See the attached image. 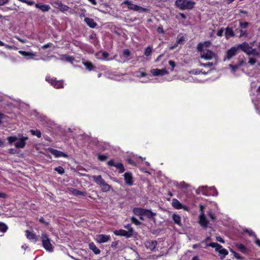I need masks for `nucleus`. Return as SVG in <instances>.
<instances>
[{
  "instance_id": "39448f33",
  "label": "nucleus",
  "mask_w": 260,
  "mask_h": 260,
  "mask_svg": "<svg viewBox=\"0 0 260 260\" xmlns=\"http://www.w3.org/2000/svg\"><path fill=\"white\" fill-rule=\"evenodd\" d=\"M123 3L127 5L129 9L132 10L134 11H141L143 12H146L149 11L148 9L133 4L131 2L127 0L125 1Z\"/></svg>"
},
{
  "instance_id": "de8ad7c7",
  "label": "nucleus",
  "mask_w": 260,
  "mask_h": 260,
  "mask_svg": "<svg viewBox=\"0 0 260 260\" xmlns=\"http://www.w3.org/2000/svg\"><path fill=\"white\" fill-rule=\"evenodd\" d=\"M72 43L76 47H80L81 45V42L76 40H73Z\"/></svg>"
},
{
  "instance_id": "c85d7f7f",
  "label": "nucleus",
  "mask_w": 260,
  "mask_h": 260,
  "mask_svg": "<svg viewBox=\"0 0 260 260\" xmlns=\"http://www.w3.org/2000/svg\"><path fill=\"white\" fill-rule=\"evenodd\" d=\"M61 59L63 61H66L73 63L75 58L73 56L68 55L67 54H62L60 56Z\"/></svg>"
},
{
  "instance_id": "cd10ccee",
  "label": "nucleus",
  "mask_w": 260,
  "mask_h": 260,
  "mask_svg": "<svg viewBox=\"0 0 260 260\" xmlns=\"http://www.w3.org/2000/svg\"><path fill=\"white\" fill-rule=\"evenodd\" d=\"M143 215L146 216L148 218H153L156 215V213L153 212L151 210L144 209Z\"/></svg>"
},
{
  "instance_id": "f8f14e48",
  "label": "nucleus",
  "mask_w": 260,
  "mask_h": 260,
  "mask_svg": "<svg viewBox=\"0 0 260 260\" xmlns=\"http://www.w3.org/2000/svg\"><path fill=\"white\" fill-rule=\"evenodd\" d=\"M172 206L176 209H184L185 210H188L187 207L181 204L180 202L176 199H173L172 202Z\"/></svg>"
},
{
  "instance_id": "412c9836",
  "label": "nucleus",
  "mask_w": 260,
  "mask_h": 260,
  "mask_svg": "<svg viewBox=\"0 0 260 260\" xmlns=\"http://www.w3.org/2000/svg\"><path fill=\"white\" fill-rule=\"evenodd\" d=\"M35 7L39 9L42 12H48L50 9V7L49 5L43 4L42 3H37L35 5Z\"/></svg>"
},
{
  "instance_id": "a878e982",
  "label": "nucleus",
  "mask_w": 260,
  "mask_h": 260,
  "mask_svg": "<svg viewBox=\"0 0 260 260\" xmlns=\"http://www.w3.org/2000/svg\"><path fill=\"white\" fill-rule=\"evenodd\" d=\"M225 30V36L226 39H229L230 37H233L235 36L234 32L231 27H227Z\"/></svg>"
},
{
  "instance_id": "6e6d98bb",
  "label": "nucleus",
  "mask_w": 260,
  "mask_h": 260,
  "mask_svg": "<svg viewBox=\"0 0 260 260\" xmlns=\"http://www.w3.org/2000/svg\"><path fill=\"white\" fill-rule=\"evenodd\" d=\"M246 232L250 236H253L254 238H256V235L255 233L252 231H249L248 230H246Z\"/></svg>"
},
{
  "instance_id": "49530a36",
  "label": "nucleus",
  "mask_w": 260,
  "mask_h": 260,
  "mask_svg": "<svg viewBox=\"0 0 260 260\" xmlns=\"http://www.w3.org/2000/svg\"><path fill=\"white\" fill-rule=\"evenodd\" d=\"M208 216L212 220H215L216 219V217L215 216V215L212 213V211H210L208 213Z\"/></svg>"
},
{
  "instance_id": "6ab92c4d",
  "label": "nucleus",
  "mask_w": 260,
  "mask_h": 260,
  "mask_svg": "<svg viewBox=\"0 0 260 260\" xmlns=\"http://www.w3.org/2000/svg\"><path fill=\"white\" fill-rule=\"evenodd\" d=\"M150 71H151V73L154 76H162V75H166L168 73V71L166 69H152Z\"/></svg>"
},
{
  "instance_id": "c03bdc74",
  "label": "nucleus",
  "mask_w": 260,
  "mask_h": 260,
  "mask_svg": "<svg viewBox=\"0 0 260 260\" xmlns=\"http://www.w3.org/2000/svg\"><path fill=\"white\" fill-rule=\"evenodd\" d=\"M126 161L129 164H130L133 166H136V165H137L136 162L135 161V160L130 157H128L126 158Z\"/></svg>"
},
{
  "instance_id": "052dcab7",
  "label": "nucleus",
  "mask_w": 260,
  "mask_h": 260,
  "mask_svg": "<svg viewBox=\"0 0 260 260\" xmlns=\"http://www.w3.org/2000/svg\"><path fill=\"white\" fill-rule=\"evenodd\" d=\"M201 66L202 67H212L213 66L212 62H208V63H201Z\"/></svg>"
},
{
  "instance_id": "8fccbe9b",
  "label": "nucleus",
  "mask_w": 260,
  "mask_h": 260,
  "mask_svg": "<svg viewBox=\"0 0 260 260\" xmlns=\"http://www.w3.org/2000/svg\"><path fill=\"white\" fill-rule=\"evenodd\" d=\"M156 30H157V32L158 34H164V32H165V31L164 30V29H163V27H162V26L161 25V26H159L157 28Z\"/></svg>"
},
{
  "instance_id": "7c9ffc66",
  "label": "nucleus",
  "mask_w": 260,
  "mask_h": 260,
  "mask_svg": "<svg viewBox=\"0 0 260 260\" xmlns=\"http://www.w3.org/2000/svg\"><path fill=\"white\" fill-rule=\"evenodd\" d=\"M70 190L72 192V193L76 196H85L86 193L85 192L79 190L77 189L72 188Z\"/></svg>"
},
{
  "instance_id": "f3484780",
  "label": "nucleus",
  "mask_w": 260,
  "mask_h": 260,
  "mask_svg": "<svg viewBox=\"0 0 260 260\" xmlns=\"http://www.w3.org/2000/svg\"><path fill=\"white\" fill-rule=\"evenodd\" d=\"M25 236L29 240L35 243L37 242V241L38 240V236L32 232H30L27 230L25 231Z\"/></svg>"
},
{
  "instance_id": "dca6fc26",
  "label": "nucleus",
  "mask_w": 260,
  "mask_h": 260,
  "mask_svg": "<svg viewBox=\"0 0 260 260\" xmlns=\"http://www.w3.org/2000/svg\"><path fill=\"white\" fill-rule=\"evenodd\" d=\"M237 47L238 48V50L241 49L247 54H248L250 50L251 49V47L246 42L239 44Z\"/></svg>"
},
{
  "instance_id": "393cba45",
  "label": "nucleus",
  "mask_w": 260,
  "mask_h": 260,
  "mask_svg": "<svg viewBox=\"0 0 260 260\" xmlns=\"http://www.w3.org/2000/svg\"><path fill=\"white\" fill-rule=\"evenodd\" d=\"M89 248L91 250H92L93 252V253L95 254H99L101 253V250H100V249H99L96 246V245L93 242H91L89 243Z\"/></svg>"
},
{
  "instance_id": "5701e85b",
  "label": "nucleus",
  "mask_w": 260,
  "mask_h": 260,
  "mask_svg": "<svg viewBox=\"0 0 260 260\" xmlns=\"http://www.w3.org/2000/svg\"><path fill=\"white\" fill-rule=\"evenodd\" d=\"M84 22L88 26L92 28H94L97 26V23L92 18L86 17L84 18Z\"/></svg>"
},
{
  "instance_id": "603ef678",
  "label": "nucleus",
  "mask_w": 260,
  "mask_h": 260,
  "mask_svg": "<svg viewBox=\"0 0 260 260\" xmlns=\"http://www.w3.org/2000/svg\"><path fill=\"white\" fill-rule=\"evenodd\" d=\"M39 222L45 224V225L47 226L49 225V223L47 221H46L43 217H41L39 220Z\"/></svg>"
},
{
  "instance_id": "79ce46f5",
  "label": "nucleus",
  "mask_w": 260,
  "mask_h": 260,
  "mask_svg": "<svg viewBox=\"0 0 260 260\" xmlns=\"http://www.w3.org/2000/svg\"><path fill=\"white\" fill-rule=\"evenodd\" d=\"M251 54L256 55V56L259 55V53L256 51V49H253L252 47H251V49L250 50L248 55H251Z\"/></svg>"
},
{
  "instance_id": "a18cd8bd",
  "label": "nucleus",
  "mask_w": 260,
  "mask_h": 260,
  "mask_svg": "<svg viewBox=\"0 0 260 260\" xmlns=\"http://www.w3.org/2000/svg\"><path fill=\"white\" fill-rule=\"evenodd\" d=\"M123 55L124 57H127L130 56L131 52L128 49H124L123 51Z\"/></svg>"
},
{
  "instance_id": "c9c22d12",
  "label": "nucleus",
  "mask_w": 260,
  "mask_h": 260,
  "mask_svg": "<svg viewBox=\"0 0 260 260\" xmlns=\"http://www.w3.org/2000/svg\"><path fill=\"white\" fill-rule=\"evenodd\" d=\"M152 50V48L150 46L146 47L144 51V55L147 57L150 56L151 54Z\"/></svg>"
},
{
  "instance_id": "f257e3e1",
  "label": "nucleus",
  "mask_w": 260,
  "mask_h": 260,
  "mask_svg": "<svg viewBox=\"0 0 260 260\" xmlns=\"http://www.w3.org/2000/svg\"><path fill=\"white\" fill-rule=\"evenodd\" d=\"M175 6L181 10H191L196 4V3L190 0H176Z\"/></svg>"
},
{
  "instance_id": "5fc2aeb1",
  "label": "nucleus",
  "mask_w": 260,
  "mask_h": 260,
  "mask_svg": "<svg viewBox=\"0 0 260 260\" xmlns=\"http://www.w3.org/2000/svg\"><path fill=\"white\" fill-rule=\"evenodd\" d=\"M229 67L230 68L232 69L234 71H235L236 70H237L239 67L238 66V65L237 64H235V65H233V64H230L229 65Z\"/></svg>"
},
{
  "instance_id": "1a4fd4ad",
  "label": "nucleus",
  "mask_w": 260,
  "mask_h": 260,
  "mask_svg": "<svg viewBox=\"0 0 260 260\" xmlns=\"http://www.w3.org/2000/svg\"><path fill=\"white\" fill-rule=\"evenodd\" d=\"M113 233L116 236H124L126 238H129L132 237V229H131L129 231H127L122 229L115 230L113 232Z\"/></svg>"
},
{
  "instance_id": "13d9d810",
  "label": "nucleus",
  "mask_w": 260,
  "mask_h": 260,
  "mask_svg": "<svg viewBox=\"0 0 260 260\" xmlns=\"http://www.w3.org/2000/svg\"><path fill=\"white\" fill-rule=\"evenodd\" d=\"M4 46L8 49H17V48L14 45L11 46V45H9L8 44H5Z\"/></svg>"
},
{
  "instance_id": "72a5a7b5",
  "label": "nucleus",
  "mask_w": 260,
  "mask_h": 260,
  "mask_svg": "<svg viewBox=\"0 0 260 260\" xmlns=\"http://www.w3.org/2000/svg\"><path fill=\"white\" fill-rule=\"evenodd\" d=\"M30 133H31V134L32 135L36 136L38 138H40L41 137L42 134H41L40 131H39V130L30 129Z\"/></svg>"
},
{
  "instance_id": "9b49d317",
  "label": "nucleus",
  "mask_w": 260,
  "mask_h": 260,
  "mask_svg": "<svg viewBox=\"0 0 260 260\" xmlns=\"http://www.w3.org/2000/svg\"><path fill=\"white\" fill-rule=\"evenodd\" d=\"M107 164L110 167H115L119 170V173L121 174L124 172L125 169L123 165L121 162L115 163L113 159H111L107 162Z\"/></svg>"
},
{
  "instance_id": "a211bd4d",
  "label": "nucleus",
  "mask_w": 260,
  "mask_h": 260,
  "mask_svg": "<svg viewBox=\"0 0 260 260\" xmlns=\"http://www.w3.org/2000/svg\"><path fill=\"white\" fill-rule=\"evenodd\" d=\"M124 179L127 185L131 186L133 184V178L131 172H127L124 173Z\"/></svg>"
},
{
  "instance_id": "69168bd1",
  "label": "nucleus",
  "mask_w": 260,
  "mask_h": 260,
  "mask_svg": "<svg viewBox=\"0 0 260 260\" xmlns=\"http://www.w3.org/2000/svg\"><path fill=\"white\" fill-rule=\"evenodd\" d=\"M52 45V44L51 43H48L42 46V48H43V49H46L50 47Z\"/></svg>"
},
{
  "instance_id": "ddd939ff",
  "label": "nucleus",
  "mask_w": 260,
  "mask_h": 260,
  "mask_svg": "<svg viewBox=\"0 0 260 260\" xmlns=\"http://www.w3.org/2000/svg\"><path fill=\"white\" fill-rule=\"evenodd\" d=\"M157 243L155 240H147L145 242L144 245L147 249H150L151 251L155 250Z\"/></svg>"
},
{
  "instance_id": "58836bf2",
  "label": "nucleus",
  "mask_w": 260,
  "mask_h": 260,
  "mask_svg": "<svg viewBox=\"0 0 260 260\" xmlns=\"http://www.w3.org/2000/svg\"><path fill=\"white\" fill-rule=\"evenodd\" d=\"M54 171H56L59 174H62L64 173V169L61 166L55 168Z\"/></svg>"
},
{
  "instance_id": "774afa93",
  "label": "nucleus",
  "mask_w": 260,
  "mask_h": 260,
  "mask_svg": "<svg viewBox=\"0 0 260 260\" xmlns=\"http://www.w3.org/2000/svg\"><path fill=\"white\" fill-rule=\"evenodd\" d=\"M109 54L107 52H103L102 53V57L104 58H107L109 56Z\"/></svg>"
},
{
  "instance_id": "680f3d73",
  "label": "nucleus",
  "mask_w": 260,
  "mask_h": 260,
  "mask_svg": "<svg viewBox=\"0 0 260 260\" xmlns=\"http://www.w3.org/2000/svg\"><path fill=\"white\" fill-rule=\"evenodd\" d=\"M179 16H180L183 19H185L186 18V16L184 14L182 13H179L178 15H177L176 16V18L177 19H179Z\"/></svg>"
},
{
  "instance_id": "f03ea898",
  "label": "nucleus",
  "mask_w": 260,
  "mask_h": 260,
  "mask_svg": "<svg viewBox=\"0 0 260 260\" xmlns=\"http://www.w3.org/2000/svg\"><path fill=\"white\" fill-rule=\"evenodd\" d=\"M92 178L94 181L101 187L103 192H107L110 190L111 186L105 182L101 175L93 176Z\"/></svg>"
},
{
  "instance_id": "f704fd0d",
  "label": "nucleus",
  "mask_w": 260,
  "mask_h": 260,
  "mask_svg": "<svg viewBox=\"0 0 260 260\" xmlns=\"http://www.w3.org/2000/svg\"><path fill=\"white\" fill-rule=\"evenodd\" d=\"M8 226L4 222H0V231L3 233H5L8 230Z\"/></svg>"
},
{
  "instance_id": "37998d69",
  "label": "nucleus",
  "mask_w": 260,
  "mask_h": 260,
  "mask_svg": "<svg viewBox=\"0 0 260 260\" xmlns=\"http://www.w3.org/2000/svg\"><path fill=\"white\" fill-rule=\"evenodd\" d=\"M239 25H240V27L242 29H243V28H246L248 27V25H249V23L247 22H243L240 21L239 22Z\"/></svg>"
},
{
  "instance_id": "423d86ee",
  "label": "nucleus",
  "mask_w": 260,
  "mask_h": 260,
  "mask_svg": "<svg viewBox=\"0 0 260 260\" xmlns=\"http://www.w3.org/2000/svg\"><path fill=\"white\" fill-rule=\"evenodd\" d=\"M208 246L212 248H215V251L219 252L220 254L222 255L223 256H225L228 254V250L225 248H222V246L217 243L211 242L209 244Z\"/></svg>"
},
{
  "instance_id": "a19ab883",
  "label": "nucleus",
  "mask_w": 260,
  "mask_h": 260,
  "mask_svg": "<svg viewBox=\"0 0 260 260\" xmlns=\"http://www.w3.org/2000/svg\"><path fill=\"white\" fill-rule=\"evenodd\" d=\"M7 140L10 144H12L17 140V138L16 136H10L7 138Z\"/></svg>"
},
{
  "instance_id": "6e6552de",
  "label": "nucleus",
  "mask_w": 260,
  "mask_h": 260,
  "mask_svg": "<svg viewBox=\"0 0 260 260\" xmlns=\"http://www.w3.org/2000/svg\"><path fill=\"white\" fill-rule=\"evenodd\" d=\"M205 207L203 205H201L200 206V210L201 211V214L200 215V216H199V218H200L199 222L202 226H203L204 228H206V227H207V225L208 224V221L207 219V218L205 216V213L203 211V209Z\"/></svg>"
},
{
  "instance_id": "0eeeda50",
  "label": "nucleus",
  "mask_w": 260,
  "mask_h": 260,
  "mask_svg": "<svg viewBox=\"0 0 260 260\" xmlns=\"http://www.w3.org/2000/svg\"><path fill=\"white\" fill-rule=\"evenodd\" d=\"M51 4L54 8L63 12L67 11L69 9V7L67 5L63 4L59 0L53 1Z\"/></svg>"
},
{
  "instance_id": "4468645a",
  "label": "nucleus",
  "mask_w": 260,
  "mask_h": 260,
  "mask_svg": "<svg viewBox=\"0 0 260 260\" xmlns=\"http://www.w3.org/2000/svg\"><path fill=\"white\" fill-rule=\"evenodd\" d=\"M238 50V48L237 47H232L226 51L225 58L228 60L231 59L236 54Z\"/></svg>"
},
{
  "instance_id": "3c124183",
  "label": "nucleus",
  "mask_w": 260,
  "mask_h": 260,
  "mask_svg": "<svg viewBox=\"0 0 260 260\" xmlns=\"http://www.w3.org/2000/svg\"><path fill=\"white\" fill-rule=\"evenodd\" d=\"M256 60L255 58L251 57L249 58L248 63L251 65H253L255 63Z\"/></svg>"
},
{
  "instance_id": "20e7f679",
  "label": "nucleus",
  "mask_w": 260,
  "mask_h": 260,
  "mask_svg": "<svg viewBox=\"0 0 260 260\" xmlns=\"http://www.w3.org/2000/svg\"><path fill=\"white\" fill-rule=\"evenodd\" d=\"M46 81L55 88L59 89L63 87V81L62 80H57L56 78L49 76L46 77Z\"/></svg>"
},
{
  "instance_id": "aec40b11",
  "label": "nucleus",
  "mask_w": 260,
  "mask_h": 260,
  "mask_svg": "<svg viewBox=\"0 0 260 260\" xmlns=\"http://www.w3.org/2000/svg\"><path fill=\"white\" fill-rule=\"evenodd\" d=\"M110 239L109 235L100 234L97 236V242L99 243H103L108 241Z\"/></svg>"
},
{
  "instance_id": "bb28decb",
  "label": "nucleus",
  "mask_w": 260,
  "mask_h": 260,
  "mask_svg": "<svg viewBox=\"0 0 260 260\" xmlns=\"http://www.w3.org/2000/svg\"><path fill=\"white\" fill-rule=\"evenodd\" d=\"M172 219L174 222V223L179 226H181V217L178 214L176 213H174L172 215Z\"/></svg>"
},
{
  "instance_id": "09e8293b",
  "label": "nucleus",
  "mask_w": 260,
  "mask_h": 260,
  "mask_svg": "<svg viewBox=\"0 0 260 260\" xmlns=\"http://www.w3.org/2000/svg\"><path fill=\"white\" fill-rule=\"evenodd\" d=\"M231 251L234 254V256L235 257H236L237 259H242L243 258L241 256H240V254L239 253H238L237 252H236V251H235L233 250H231Z\"/></svg>"
},
{
  "instance_id": "2f4dec72",
  "label": "nucleus",
  "mask_w": 260,
  "mask_h": 260,
  "mask_svg": "<svg viewBox=\"0 0 260 260\" xmlns=\"http://www.w3.org/2000/svg\"><path fill=\"white\" fill-rule=\"evenodd\" d=\"M238 249L242 253H245L246 251V247L243 244H237L236 245Z\"/></svg>"
},
{
  "instance_id": "c756f323",
  "label": "nucleus",
  "mask_w": 260,
  "mask_h": 260,
  "mask_svg": "<svg viewBox=\"0 0 260 260\" xmlns=\"http://www.w3.org/2000/svg\"><path fill=\"white\" fill-rule=\"evenodd\" d=\"M144 209L138 207H135L133 209V213L138 216H143L144 213Z\"/></svg>"
},
{
  "instance_id": "bf43d9fd",
  "label": "nucleus",
  "mask_w": 260,
  "mask_h": 260,
  "mask_svg": "<svg viewBox=\"0 0 260 260\" xmlns=\"http://www.w3.org/2000/svg\"><path fill=\"white\" fill-rule=\"evenodd\" d=\"M239 31L240 32V37H243V36H247V30H243L242 29H239Z\"/></svg>"
},
{
  "instance_id": "864d4df0",
  "label": "nucleus",
  "mask_w": 260,
  "mask_h": 260,
  "mask_svg": "<svg viewBox=\"0 0 260 260\" xmlns=\"http://www.w3.org/2000/svg\"><path fill=\"white\" fill-rule=\"evenodd\" d=\"M246 63V62L245 61V60L243 58H241L239 59V62L237 63V64L238 65L239 67L245 64Z\"/></svg>"
},
{
  "instance_id": "0e129e2a",
  "label": "nucleus",
  "mask_w": 260,
  "mask_h": 260,
  "mask_svg": "<svg viewBox=\"0 0 260 260\" xmlns=\"http://www.w3.org/2000/svg\"><path fill=\"white\" fill-rule=\"evenodd\" d=\"M223 29L222 28H221L220 29H219L217 32V35L218 36V37H222L223 36Z\"/></svg>"
},
{
  "instance_id": "b1692460",
  "label": "nucleus",
  "mask_w": 260,
  "mask_h": 260,
  "mask_svg": "<svg viewBox=\"0 0 260 260\" xmlns=\"http://www.w3.org/2000/svg\"><path fill=\"white\" fill-rule=\"evenodd\" d=\"M82 63L89 71L94 70L95 68V67L89 61H83Z\"/></svg>"
},
{
  "instance_id": "4be33fe9",
  "label": "nucleus",
  "mask_w": 260,
  "mask_h": 260,
  "mask_svg": "<svg viewBox=\"0 0 260 260\" xmlns=\"http://www.w3.org/2000/svg\"><path fill=\"white\" fill-rule=\"evenodd\" d=\"M27 137H23L21 138L18 141H17L15 144V146L17 148H23L25 147L26 145L25 141L27 139Z\"/></svg>"
},
{
  "instance_id": "e433bc0d",
  "label": "nucleus",
  "mask_w": 260,
  "mask_h": 260,
  "mask_svg": "<svg viewBox=\"0 0 260 260\" xmlns=\"http://www.w3.org/2000/svg\"><path fill=\"white\" fill-rule=\"evenodd\" d=\"M98 158L100 161H105L108 158V156L107 155L105 154H98Z\"/></svg>"
},
{
  "instance_id": "7ed1b4c3",
  "label": "nucleus",
  "mask_w": 260,
  "mask_h": 260,
  "mask_svg": "<svg viewBox=\"0 0 260 260\" xmlns=\"http://www.w3.org/2000/svg\"><path fill=\"white\" fill-rule=\"evenodd\" d=\"M42 245L43 247L48 251H53V247L51 243L50 239L49 238L48 235L46 234L43 233L41 237Z\"/></svg>"
},
{
  "instance_id": "4c0bfd02",
  "label": "nucleus",
  "mask_w": 260,
  "mask_h": 260,
  "mask_svg": "<svg viewBox=\"0 0 260 260\" xmlns=\"http://www.w3.org/2000/svg\"><path fill=\"white\" fill-rule=\"evenodd\" d=\"M204 44L203 43H199L197 47V49L198 52H200V54L202 53L205 50L203 49Z\"/></svg>"
},
{
  "instance_id": "2eb2a0df",
  "label": "nucleus",
  "mask_w": 260,
  "mask_h": 260,
  "mask_svg": "<svg viewBox=\"0 0 260 260\" xmlns=\"http://www.w3.org/2000/svg\"><path fill=\"white\" fill-rule=\"evenodd\" d=\"M48 151L51 154L53 155L56 158L59 157H67V154L61 151L52 148H49Z\"/></svg>"
},
{
  "instance_id": "ea45409f",
  "label": "nucleus",
  "mask_w": 260,
  "mask_h": 260,
  "mask_svg": "<svg viewBox=\"0 0 260 260\" xmlns=\"http://www.w3.org/2000/svg\"><path fill=\"white\" fill-rule=\"evenodd\" d=\"M131 220L133 223H134L136 225H139L141 222L134 216L131 218Z\"/></svg>"
},
{
  "instance_id": "e2e57ef3",
  "label": "nucleus",
  "mask_w": 260,
  "mask_h": 260,
  "mask_svg": "<svg viewBox=\"0 0 260 260\" xmlns=\"http://www.w3.org/2000/svg\"><path fill=\"white\" fill-rule=\"evenodd\" d=\"M169 64L172 68V70L173 71L175 67V62L173 60H170L169 61Z\"/></svg>"
},
{
  "instance_id": "473e14b6",
  "label": "nucleus",
  "mask_w": 260,
  "mask_h": 260,
  "mask_svg": "<svg viewBox=\"0 0 260 260\" xmlns=\"http://www.w3.org/2000/svg\"><path fill=\"white\" fill-rule=\"evenodd\" d=\"M18 53L25 57L29 56L32 57L34 56L32 53L26 52L25 51L20 50L18 51Z\"/></svg>"
},
{
  "instance_id": "9d476101",
  "label": "nucleus",
  "mask_w": 260,
  "mask_h": 260,
  "mask_svg": "<svg viewBox=\"0 0 260 260\" xmlns=\"http://www.w3.org/2000/svg\"><path fill=\"white\" fill-rule=\"evenodd\" d=\"M215 57V53L209 49H205L204 51L201 53V57L206 60H210Z\"/></svg>"
},
{
  "instance_id": "338daca9",
  "label": "nucleus",
  "mask_w": 260,
  "mask_h": 260,
  "mask_svg": "<svg viewBox=\"0 0 260 260\" xmlns=\"http://www.w3.org/2000/svg\"><path fill=\"white\" fill-rule=\"evenodd\" d=\"M118 245L117 241L112 242L111 245V246L113 248H116Z\"/></svg>"
},
{
  "instance_id": "4d7b16f0",
  "label": "nucleus",
  "mask_w": 260,
  "mask_h": 260,
  "mask_svg": "<svg viewBox=\"0 0 260 260\" xmlns=\"http://www.w3.org/2000/svg\"><path fill=\"white\" fill-rule=\"evenodd\" d=\"M124 228L128 230L127 231H129V230L131 229H132V236L133 235L134 231V229L132 227L131 224H127L124 225Z\"/></svg>"
}]
</instances>
